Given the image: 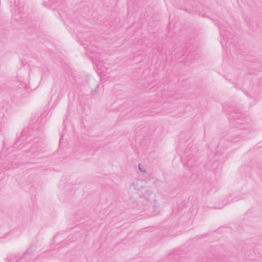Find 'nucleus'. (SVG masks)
I'll return each instance as SVG.
<instances>
[{"label":"nucleus","mask_w":262,"mask_h":262,"mask_svg":"<svg viewBox=\"0 0 262 262\" xmlns=\"http://www.w3.org/2000/svg\"><path fill=\"white\" fill-rule=\"evenodd\" d=\"M198 157L193 153H191L189 149H187L184 155L182 158L184 165L190 171H193L197 166Z\"/></svg>","instance_id":"obj_1"},{"label":"nucleus","mask_w":262,"mask_h":262,"mask_svg":"<svg viewBox=\"0 0 262 262\" xmlns=\"http://www.w3.org/2000/svg\"><path fill=\"white\" fill-rule=\"evenodd\" d=\"M145 193L143 194V198H144V200L142 201V203H144V201H146V205L149 209H153V212L155 214H156L158 210V206H157L156 203V200L153 199H151L150 195H152V193L151 190L150 189H146L145 191Z\"/></svg>","instance_id":"obj_2"},{"label":"nucleus","mask_w":262,"mask_h":262,"mask_svg":"<svg viewBox=\"0 0 262 262\" xmlns=\"http://www.w3.org/2000/svg\"><path fill=\"white\" fill-rule=\"evenodd\" d=\"M34 249L35 246L30 247L23 256L18 257L15 255H11L8 258L9 262H30L31 254Z\"/></svg>","instance_id":"obj_3"},{"label":"nucleus","mask_w":262,"mask_h":262,"mask_svg":"<svg viewBox=\"0 0 262 262\" xmlns=\"http://www.w3.org/2000/svg\"><path fill=\"white\" fill-rule=\"evenodd\" d=\"M219 28L220 29V33L221 36L223 37L225 39L227 40L230 37L228 35L229 31L226 30L228 28L227 25L226 26H223V25H219Z\"/></svg>","instance_id":"obj_4"},{"label":"nucleus","mask_w":262,"mask_h":262,"mask_svg":"<svg viewBox=\"0 0 262 262\" xmlns=\"http://www.w3.org/2000/svg\"><path fill=\"white\" fill-rule=\"evenodd\" d=\"M27 132L26 130H24L22 132V135L20 137H19L16 142L14 144L13 148L15 149H20L23 147V146H20L21 144L24 140V136L25 134Z\"/></svg>","instance_id":"obj_5"},{"label":"nucleus","mask_w":262,"mask_h":262,"mask_svg":"<svg viewBox=\"0 0 262 262\" xmlns=\"http://www.w3.org/2000/svg\"><path fill=\"white\" fill-rule=\"evenodd\" d=\"M218 164H219L218 161H215L213 162L212 166H211V168L212 169H216L217 167Z\"/></svg>","instance_id":"obj_6"},{"label":"nucleus","mask_w":262,"mask_h":262,"mask_svg":"<svg viewBox=\"0 0 262 262\" xmlns=\"http://www.w3.org/2000/svg\"><path fill=\"white\" fill-rule=\"evenodd\" d=\"M237 138V137H236V138H234L233 140H230L228 141H227V143L229 144V146H230L232 142H234V143H235L236 142H238L239 141V140H236Z\"/></svg>","instance_id":"obj_7"},{"label":"nucleus","mask_w":262,"mask_h":262,"mask_svg":"<svg viewBox=\"0 0 262 262\" xmlns=\"http://www.w3.org/2000/svg\"><path fill=\"white\" fill-rule=\"evenodd\" d=\"M138 167L139 170L142 172H146L145 168L141 164H139Z\"/></svg>","instance_id":"obj_8"},{"label":"nucleus","mask_w":262,"mask_h":262,"mask_svg":"<svg viewBox=\"0 0 262 262\" xmlns=\"http://www.w3.org/2000/svg\"><path fill=\"white\" fill-rule=\"evenodd\" d=\"M33 146V148H36V147H37V146H38V145H37V142H35V144H34Z\"/></svg>","instance_id":"obj_9"},{"label":"nucleus","mask_w":262,"mask_h":262,"mask_svg":"<svg viewBox=\"0 0 262 262\" xmlns=\"http://www.w3.org/2000/svg\"><path fill=\"white\" fill-rule=\"evenodd\" d=\"M223 142H224V141H223V140H222V141H221L220 142V143H219V144H220V146H221V147H222V144H223Z\"/></svg>","instance_id":"obj_10"},{"label":"nucleus","mask_w":262,"mask_h":262,"mask_svg":"<svg viewBox=\"0 0 262 262\" xmlns=\"http://www.w3.org/2000/svg\"><path fill=\"white\" fill-rule=\"evenodd\" d=\"M251 259H253V260H258L259 259V258H256V257H251Z\"/></svg>","instance_id":"obj_11"},{"label":"nucleus","mask_w":262,"mask_h":262,"mask_svg":"<svg viewBox=\"0 0 262 262\" xmlns=\"http://www.w3.org/2000/svg\"><path fill=\"white\" fill-rule=\"evenodd\" d=\"M216 155H221V153L219 151V150H218V151H217L216 152Z\"/></svg>","instance_id":"obj_12"},{"label":"nucleus","mask_w":262,"mask_h":262,"mask_svg":"<svg viewBox=\"0 0 262 262\" xmlns=\"http://www.w3.org/2000/svg\"><path fill=\"white\" fill-rule=\"evenodd\" d=\"M3 239H4V237H0V243L2 242Z\"/></svg>","instance_id":"obj_13"}]
</instances>
